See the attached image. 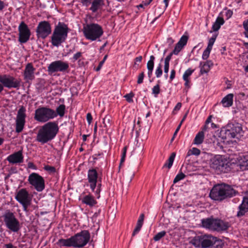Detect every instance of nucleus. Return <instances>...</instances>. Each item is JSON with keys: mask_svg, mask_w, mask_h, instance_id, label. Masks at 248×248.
I'll return each mask as SVG.
<instances>
[{"mask_svg": "<svg viewBox=\"0 0 248 248\" xmlns=\"http://www.w3.org/2000/svg\"><path fill=\"white\" fill-rule=\"evenodd\" d=\"M91 238L90 233L88 230H83L68 239H60L57 244L60 247L81 248L85 246Z\"/></svg>", "mask_w": 248, "mask_h": 248, "instance_id": "f257e3e1", "label": "nucleus"}, {"mask_svg": "<svg viewBox=\"0 0 248 248\" xmlns=\"http://www.w3.org/2000/svg\"><path fill=\"white\" fill-rule=\"evenodd\" d=\"M59 128L56 122H49L39 129L36 140L42 144L53 140L59 132Z\"/></svg>", "mask_w": 248, "mask_h": 248, "instance_id": "f03ea898", "label": "nucleus"}, {"mask_svg": "<svg viewBox=\"0 0 248 248\" xmlns=\"http://www.w3.org/2000/svg\"><path fill=\"white\" fill-rule=\"evenodd\" d=\"M232 188L225 184H217L214 186L209 193V197L214 201H222L228 197H231Z\"/></svg>", "mask_w": 248, "mask_h": 248, "instance_id": "7ed1b4c3", "label": "nucleus"}, {"mask_svg": "<svg viewBox=\"0 0 248 248\" xmlns=\"http://www.w3.org/2000/svg\"><path fill=\"white\" fill-rule=\"evenodd\" d=\"M69 28L63 22H59L55 26L51 36V44L53 46H59L66 40Z\"/></svg>", "mask_w": 248, "mask_h": 248, "instance_id": "20e7f679", "label": "nucleus"}, {"mask_svg": "<svg viewBox=\"0 0 248 248\" xmlns=\"http://www.w3.org/2000/svg\"><path fill=\"white\" fill-rule=\"evenodd\" d=\"M232 163L229 159L221 155H216L210 160V167L217 173H227L231 170Z\"/></svg>", "mask_w": 248, "mask_h": 248, "instance_id": "39448f33", "label": "nucleus"}, {"mask_svg": "<svg viewBox=\"0 0 248 248\" xmlns=\"http://www.w3.org/2000/svg\"><path fill=\"white\" fill-rule=\"evenodd\" d=\"M202 226L212 231L222 232L226 230L229 225L227 222L213 216L201 220Z\"/></svg>", "mask_w": 248, "mask_h": 248, "instance_id": "423d86ee", "label": "nucleus"}, {"mask_svg": "<svg viewBox=\"0 0 248 248\" xmlns=\"http://www.w3.org/2000/svg\"><path fill=\"white\" fill-rule=\"evenodd\" d=\"M83 32L85 38L92 41L99 39L104 33L102 27L96 23L87 24L84 26Z\"/></svg>", "mask_w": 248, "mask_h": 248, "instance_id": "0eeeda50", "label": "nucleus"}, {"mask_svg": "<svg viewBox=\"0 0 248 248\" xmlns=\"http://www.w3.org/2000/svg\"><path fill=\"white\" fill-rule=\"evenodd\" d=\"M55 117V111L49 108L40 107L35 110L34 118L39 122L46 123Z\"/></svg>", "mask_w": 248, "mask_h": 248, "instance_id": "6e6552de", "label": "nucleus"}, {"mask_svg": "<svg viewBox=\"0 0 248 248\" xmlns=\"http://www.w3.org/2000/svg\"><path fill=\"white\" fill-rule=\"evenodd\" d=\"M2 217L7 229L13 232H17L19 230L20 223L14 213L10 210H7Z\"/></svg>", "mask_w": 248, "mask_h": 248, "instance_id": "1a4fd4ad", "label": "nucleus"}, {"mask_svg": "<svg viewBox=\"0 0 248 248\" xmlns=\"http://www.w3.org/2000/svg\"><path fill=\"white\" fill-rule=\"evenodd\" d=\"M20 83V79H16L7 75H0V93L3 90L4 87L8 89L13 88L18 89Z\"/></svg>", "mask_w": 248, "mask_h": 248, "instance_id": "9d476101", "label": "nucleus"}, {"mask_svg": "<svg viewBox=\"0 0 248 248\" xmlns=\"http://www.w3.org/2000/svg\"><path fill=\"white\" fill-rule=\"evenodd\" d=\"M29 183L38 192H42L45 188L44 178L38 173L32 172L28 177Z\"/></svg>", "mask_w": 248, "mask_h": 248, "instance_id": "9b49d317", "label": "nucleus"}, {"mask_svg": "<svg viewBox=\"0 0 248 248\" xmlns=\"http://www.w3.org/2000/svg\"><path fill=\"white\" fill-rule=\"evenodd\" d=\"M15 199L22 205L23 210L26 212H28V206L31 204V198L26 189L22 188L20 189L17 192Z\"/></svg>", "mask_w": 248, "mask_h": 248, "instance_id": "f8f14e48", "label": "nucleus"}, {"mask_svg": "<svg viewBox=\"0 0 248 248\" xmlns=\"http://www.w3.org/2000/svg\"><path fill=\"white\" fill-rule=\"evenodd\" d=\"M69 68V64L67 62L57 60L49 64L47 67V72L49 74H52L58 72L64 73L67 71Z\"/></svg>", "mask_w": 248, "mask_h": 248, "instance_id": "ddd939ff", "label": "nucleus"}, {"mask_svg": "<svg viewBox=\"0 0 248 248\" xmlns=\"http://www.w3.org/2000/svg\"><path fill=\"white\" fill-rule=\"evenodd\" d=\"M38 38L45 39L51 32V27L48 21H42L39 23L36 29Z\"/></svg>", "mask_w": 248, "mask_h": 248, "instance_id": "4468645a", "label": "nucleus"}, {"mask_svg": "<svg viewBox=\"0 0 248 248\" xmlns=\"http://www.w3.org/2000/svg\"><path fill=\"white\" fill-rule=\"evenodd\" d=\"M233 164L235 167H239L242 170H248V154L238 153L237 155L233 154Z\"/></svg>", "mask_w": 248, "mask_h": 248, "instance_id": "2eb2a0df", "label": "nucleus"}, {"mask_svg": "<svg viewBox=\"0 0 248 248\" xmlns=\"http://www.w3.org/2000/svg\"><path fill=\"white\" fill-rule=\"evenodd\" d=\"M26 108L22 106L17 111L16 120V131L19 133L22 131L25 124Z\"/></svg>", "mask_w": 248, "mask_h": 248, "instance_id": "dca6fc26", "label": "nucleus"}, {"mask_svg": "<svg viewBox=\"0 0 248 248\" xmlns=\"http://www.w3.org/2000/svg\"><path fill=\"white\" fill-rule=\"evenodd\" d=\"M18 30V41L21 44L26 43L29 41L31 35L30 30L24 21L20 23Z\"/></svg>", "mask_w": 248, "mask_h": 248, "instance_id": "f3484780", "label": "nucleus"}, {"mask_svg": "<svg viewBox=\"0 0 248 248\" xmlns=\"http://www.w3.org/2000/svg\"><path fill=\"white\" fill-rule=\"evenodd\" d=\"M23 155L21 150L9 155L7 157V161L12 164H19L23 162Z\"/></svg>", "mask_w": 248, "mask_h": 248, "instance_id": "a211bd4d", "label": "nucleus"}, {"mask_svg": "<svg viewBox=\"0 0 248 248\" xmlns=\"http://www.w3.org/2000/svg\"><path fill=\"white\" fill-rule=\"evenodd\" d=\"M35 69L33 67L32 63H28L25 66L24 72V79L29 81L32 80L35 77L34 75Z\"/></svg>", "mask_w": 248, "mask_h": 248, "instance_id": "6ab92c4d", "label": "nucleus"}, {"mask_svg": "<svg viewBox=\"0 0 248 248\" xmlns=\"http://www.w3.org/2000/svg\"><path fill=\"white\" fill-rule=\"evenodd\" d=\"M188 39V36L183 35L178 43L175 45L174 48L172 51L174 55H178L182 48L186 45Z\"/></svg>", "mask_w": 248, "mask_h": 248, "instance_id": "aec40b11", "label": "nucleus"}, {"mask_svg": "<svg viewBox=\"0 0 248 248\" xmlns=\"http://www.w3.org/2000/svg\"><path fill=\"white\" fill-rule=\"evenodd\" d=\"M214 239V236H213L211 235L205 234L202 235V248H211L213 245V241Z\"/></svg>", "mask_w": 248, "mask_h": 248, "instance_id": "412c9836", "label": "nucleus"}, {"mask_svg": "<svg viewBox=\"0 0 248 248\" xmlns=\"http://www.w3.org/2000/svg\"><path fill=\"white\" fill-rule=\"evenodd\" d=\"M82 203L88 205L90 207L95 206L97 202L94 197L91 194L85 195L81 200Z\"/></svg>", "mask_w": 248, "mask_h": 248, "instance_id": "4be33fe9", "label": "nucleus"}, {"mask_svg": "<svg viewBox=\"0 0 248 248\" xmlns=\"http://www.w3.org/2000/svg\"><path fill=\"white\" fill-rule=\"evenodd\" d=\"M213 65V63L212 61L210 60L204 62H201L200 63L201 75L208 73Z\"/></svg>", "mask_w": 248, "mask_h": 248, "instance_id": "5701e85b", "label": "nucleus"}, {"mask_svg": "<svg viewBox=\"0 0 248 248\" xmlns=\"http://www.w3.org/2000/svg\"><path fill=\"white\" fill-rule=\"evenodd\" d=\"M244 134L242 125L238 123L233 124V138L239 140L243 137Z\"/></svg>", "mask_w": 248, "mask_h": 248, "instance_id": "b1692460", "label": "nucleus"}, {"mask_svg": "<svg viewBox=\"0 0 248 248\" xmlns=\"http://www.w3.org/2000/svg\"><path fill=\"white\" fill-rule=\"evenodd\" d=\"M240 210L238 212L237 216L238 217L243 216L246 212H248V195L243 198V202L239 206Z\"/></svg>", "mask_w": 248, "mask_h": 248, "instance_id": "393cba45", "label": "nucleus"}, {"mask_svg": "<svg viewBox=\"0 0 248 248\" xmlns=\"http://www.w3.org/2000/svg\"><path fill=\"white\" fill-rule=\"evenodd\" d=\"M98 179V173L95 169H91L88 170V182H97Z\"/></svg>", "mask_w": 248, "mask_h": 248, "instance_id": "a878e982", "label": "nucleus"}, {"mask_svg": "<svg viewBox=\"0 0 248 248\" xmlns=\"http://www.w3.org/2000/svg\"><path fill=\"white\" fill-rule=\"evenodd\" d=\"M104 5V0H93L89 10L93 13H96L100 7Z\"/></svg>", "mask_w": 248, "mask_h": 248, "instance_id": "bb28decb", "label": "nucleus"}, {"mask_svg": "<svg viewBox=\"0 0 248 248\" xmlns=\"http://www.w3.org/2000/svg\"><path fill=\"white\" fill-rule=\"evenodd\" d=\"M221 103L224 107H229L232 105V93H229L225 96Z\"/></svg>", "mask_w": 248, "mask_h": 248, "instance_id": "cd10ccee", "label": "nucleus"}, {"mask_svg": "<svg viewBox=\"0 0 248 248\" xmlns=\"http://www.w3.org/2000/svg\"><path fill=\"white\" fill-rule=\"evenodd\" d=\"M224 23V20L223 17L218 16L217 17L215 22L212 26V30L213 31H217L220 28L221 25H223Z\"/></svg>", "mask_w": 248, "mask_h": 248, "instance_id": "c85d7f7f", "label": "nucleus"}, {"mask_svg": "<svg viewBox=\"0 0 248 248\" xmlns=\"http://www.w3.org/2000/svg\"><path fill=\"white\" fill-rule=\"evenodd\" d=\"M204 134L203 131H200L196 135L194 140V143L196 145H200L202 144L204 140Z\"/></svg>", "mask_w": 248, "mask_h": 248, "instance_id": "c756f323", "label": "nucleus"}, {"mask_svg": "<svg viewBox=\"0 0 248 248\" xmlns=\"http://www.w3.org/2000/svg\"><path fill=\"white\" fill-rule=\"evenodd\" d=\"M202 235L196 236L190 241V243L196 248L202 247Z\"/></svg>", "mask_w": 248, "mask_h": 248, "instance_id": "7c9ffc66", "label": "nucleus"}, {"mask_svg": "<svg viewBox=\"0 0 248 248\" xmlns=\"http://www.w3.org/2000/svg\"><path fill=\"white\" fill-rule=\"evenodd\" d=\"M175 155H176L175 153H174V152L172 153L171 154L170 156L169 157L168 160L164 164V165L163 166V168L167 167L169 169H170L173 164V162L174 161Z\"/></svg>", "mask_w": 248, "mask_h": 248, "instance_id": "2f4dec72", "label": "nucleus"}, {"mask_svg": "<svg viewBox=\"0 0 248 248\" xmlns=\"http://www.w3.org/2000/svg\"><path fill=\"white\" fill-rule=\"evenodd\" d=\"M65 106L63 104L59 105L55 111V114L56 117L57 115H59L60 117H63L65 113Z\"/></svg>", "mask_w": 248, "mask_h": 248, "instance_id": "473e14b6", "label": "nucleus"}, {"mask_svg": "<svg viewBox=\"0 0 248 248\" xmlns=\"http://www.w3.org/2000/svg\"><path fill=\"white\" fill-rule=\"evenodd\" d=\"M214 238L211 248H222L223 245L222 240L216 237H214Z\"/></svg>", "mask_w": 248, "mask_h": 248, "instance_id": "72a5a7b5", "label": "nucleus"}, {"mask_svg": "<svg viewBox=\"0 0 248 248\" xmlns=\"http://www.w3.org/2000/svg\"><path fill=\"white\" fill-rule=\"evenodd\" d=\"M201 154V151L200 149L197 148H192L191 149L188 150L187 153L186 157L192 155H199Z\"/></svg>", "mask_w": 248, "mask_h": 248, "instance_id": "f704fd0d", "label": "nucleus"}, {"mask_svg": "<svg viewBox=\"0 0 248 248\" xmlns=\"http://www.w3.org/2000/svg\"><path fill=\"white\" fill-rule=\"evenodd\" d=\"M221 15L222 16V17H225L226 19H228L232 16V11L231 10L224 9V11L222 12Z\"/></svg>", "mask_w": 248, "mask_h": 248, "instance_id": "c9c22d12", "label": "nucleus"}, {"mask_svg": "<svg viewBox=\"0 0 248 248\" xmlns=\"http://www.w3.org/2000/svg\"><path fill=\"white\" fill-rule=\"evenodd\" d=\"M166 232L165 231L159 232L154 236L153 239L155 241H158L162 237H163L166 235Z\"/></svg>", "mask_w": 248, "mask_h": 248, "instance_id": "e433bc0d", "label": "nucleus"}, {"mask_svg": "<svg viewBox=\"0 0 248 248\" xmlns=\"http://www.w3.org/2000/svg\"><path fill=\"white\" fill-rule=\"evenodd\" d=\"M186 177V175L183 173L182 172H181L179 173L177 175L175 176V178L173 180V183L175 184L179 182V181L183 180Z\"/></svg>", "mask_w": 248, "mask_h": 248, "instance_id": "4c0bfd02", "label": "nucleus"}, {"mask_svg": "<svg viewBox=\"0 0 248 248\" xmlns=\"http://www.w3.org/2000/svg\"><path fill=\"white\" fill-rule=\"evenodd\" d=\"M101 178H99V181H100L99 183L97 182V186H96V189L95 191V195L96 196L97 198L99 199L100 198V193L101 191Z\"/></svg>", "mask_w": 248, "mask_h": 248, "instance_id": "58836bf2", "label": "nucleus"}, {"mask_svg": "<svg viewBox=\"0 0 248 248\" xmlns=\"http://www.w3.org/2000/svg\"><path fill=\"white\" fill-rule=\"evenodd\" d=\"M110 121L111 118L110 116L108 115H106L105 118L103 119V124H104V126L105 128H107L109 125H110Z\"/></svg>", "mask_w": 248, "mask_h": 248, "instance_id": "ea45409f", "label": "nucleus"}, {"mask_svg": "<svg viewBox=\"0 0 248 248\" xmlns=\"http://www.w3.org/2000/svg\"><path fill=\"white\" fill-rule=\"evenodd\" d=\"M194 70L191 69L190 68L186 70L183 76V78L184 80H186V79H189L188 77L192 75V74L194 72Z\"/></svg>", "mask_w": 248, "mask_h": 248, "instance_id": "a19ab883", "label": "nucleus"}, {"mask_svg": "<svg viewBox=\"0 0 248 248\" xmlns=\"http://www.w3.org/2000/svg\"><path fill=\"white\" fill-rule=\"evenodd\" d=\"M127 149V146L124 147L123 149V153L122 155V157H121V161H120V167H121V166L122 165V164L124 162V161L125 160Z\"/></svg>", "mask_w": 248, "mask_h": 248, "instance_id": "79ce46f5", "label": "nucleus"}, {"mask_svg": "<svg viewBox=\"0 0 248 248\" xmlns=\"http://www.w3.org/2000/svg\"><path fill=\"white\" fill-rule=\"evenodd\" d=\"M134 93H133L132 92H131L129 93L126 94L124 96V97L126 99V100L128 102L131 103V102H133V100L132 98L134 97Z\"/></svg>", "mask_w": 248, "mask_h": 248, "instance_id": "37998d69", "label": "nucleus"}, {"mask_svg": "<svg viewBox=\"0 0 248 248\" xmlns=\"http://www.w3.org/2000/svg\"><path fill=\"white\" fill-rule=\"evenodd\" d=\"M156 77L157 78H160L162 75V66L161 64H159L155 72Z\"/></svg>", "mask_w": 248, "mask_h": 248, "instance_id": "c03bdc74", "label": "nucleus"}, {"mask_svg": "<svg viewBox=\"0 0 248 248\" xmlns=\"http://www.w3.org/2000/svg\"><path fill=\"white\" fill-rule=\"evenodd\" d=\"M243 25L245 29L244 33L245 36L248 38V19L244 21Z\"/></svg>", "mask_w": 248, "mask_h": 248, "instance_id": "a18cd8bd", "label": "nucleus"}, {"mask_svg": "<svg viewBox=\"0 0 248 248\" xmlns=\"http://www.w3.org/2000/svg\"><path fill=\"white\" fill-rule=\"evenodd\" d=\"M142 226V224H141L140 223H140H137L136 228L134 230V231L132 233V236H135L136 234H137L140 231Z\"/></svg>", "mask_w": 248, "mask_h": 248, "instance_id": "49530a36", "label": "nucleus"}, {"mask_svg": "<svg viewBox=\"0 0 248 248\" xmlns=\"http://www.w3.org/2000/svg\"><path fill=\"white\" fill-rule=\"evenodd\" d=\"M44 169L49 173H55L56 171V168L54 167L49 165L45 166Z\"/></svg>", "mask_w": 248, "mask_h": 248, "instance_id": "de8ad7c7", "label": "nucleus"}, {"mask_svg": "<svg viewBox=\"0 0 248 248\" xmlns=\"http://www.w3.org/2000/svg\"><path fill=\"white\" fill-rule=\"evenodd\" d=\"M160 87L158 84L155 86L152 89V93L155 95L156 96V95L159 93H160Z\"/></svg>", "mask_w": 248, "mask_h": 248, "instance_id": "09e8293b", "label": "nucleus"}, {"mask_svg": "<svg viewBox=\"0 0 248 248\" xmlns=\"http://www.w3.org/2000/svg\"><path fill=\"white\" fill-rule=\"evenodd\" d=\"M79 1L82 4V6L88 7L92 4L93 0H79Z\"/></svg>", "mask_w": 248, "mask_h": 248, "instance_id": "8fccbe9b", "label": "nucleus"}, {"mask_svg": "<svg viewBox=\"0 0 248 248\" xmlns=\"http://www.w3.org/2000/svg\"><path fill=\"white\" fill-rule=\"evenodd\" d=\"M144 78V72H142L140 73L138 76V78L137 80V83L138 84H140L143 83V79Z\"/></svg>", "mask_w": 248, "mask_h": 248, "instance_id": "3c124183", "label": "nucleus"}, {"mask_svg": "<svg viewBox=\"0 0 248 248\" xmlns=\"http://www.w3.org/2000/svg\"><path fill=\"white\" fill-rule=\"evenodd\" d=\"M82 56V53L80 52H78L75 54L72 58V61L75 62L77 61L79 58Z\"/></svg>", "mask_w": 248, "mask_h": 248, "instance_id": "603ef678", "label": "nucleus"}, {"mask_svg": "<svg viewBox=\"0 0 248 248\" xmlns=\"http://www.w3.org/2000/svg\"><path fill=\"white\" fill-rule=\"evenodd\" d=\"M107 57H108V55H106L104 56V58H103V60H102V61H101L99 62V64H98V66L97 67V68H96V69H95V70H96V71H99L101 69V67H102V66L103 64H104V62H105V61L106 60V59H107Z\"/></svg>", "mask_w": 248, "mask_h": 248, "instance_id": "864d4df0", "label": "nucleus"}, {"mask_svg": "<svg viewBox=\"0 0 248 248\" xmlns=\"http://www.w3.org/2000/svg\"><path fill=\"white\" fill-rule=\"evenodd\" d=\"M154 67V62H151V61H148L147 64V67L148 71L153 70Z\"/></svg>", "mask_w": 248, "mask_h": 248, "instance_id": "5fc2aeb1", "label": "nucleus"}, {"mask_svg": "<svg viewBox=\"0 0 248 248\" xmlns=\"http://www.w3.org/2000/svg\"><path fill=\"white\" fill-rule=\"evenodd\" d=\"M97 182H89L90 183V186L92 191L95 193V189L96 187Z\"/></svg>", "mask_w": 248, "mask_h": 248, "instance_id": "6e6d98bb", "label": "nucleus"}, {"mask_svg": "<svg viewBox=\"0 0 248 248\" xmlns=\"http://www.w3.org/2000/svg\"><path fill=\"white\" fill-rule=\"evenodd\" d=\"M173 54H174V53L172 51L170 53L165 59L164 63L170 64V61Z\"/></svg>", "mask_w": 248, "mask_h": 248, "instance_id": "4d7b16f0", "label": "nucleus"}, {"mask_svg": "<svg viewBox=\"0 0 248 248\" xmlns=\"http://www.w3.org/2000/svg\"><path fill=\"white\" fill-rule=\"evenodd\" d=\"M210 52L209 51H207V50H206L205 49L203 52L202 55V58L203 60H207L209 56Z\"/></svg>", "mask_w": 248, "mask_h": 248, "instance_id": "13d9d810", "label": "nucleus"}, {"mask_svg": "<svg viewBox=\"0 0 248 248\" xmlns=\"http://www.w3.org/2000/svg\"><path fill=\"white\" fill-rule=\"evenodd\" d=\"M144 215L143 214H141L139 219H138V220L137 221V223H140L141 224H143V221H144Z\"/></svg>", "mask_w": 248, "mask_h": 248, "instance_id": "bf43d9fd", "label": "nucleus"}, {"mask_svg": "<svg viewBox=\"0 0 248 248\" xmlns=\"http://www.w3.org/2000/svg\"><path fill=\"white\" fill-rule=\"evenodd\" d=\"M175 73H176V72L174 69H172L171 70L170 75V81H171L175 78Z\"/></svg>", "mask_w": 248, "mask_h": 248, "instance_id": "052dcab7", "label": "nucleus"}, {"mask_svg": "<svg viewBox=\"0 0 248 248\" xmlns=\"http://www.w3.org/2000/svg\"><path fill=\"white\" fill-rule=\"evenodd\" d=\"M87 120L89 124H90L92 121L93 118L90 113H88L86 116Z\"/></svg>", "mask_w": 248, "mask_h": 248, "instance_id": "680f3d73", "label": "nucleus"}, {"mask_svg": "<svg viewBox=\"0 0 248 248\" xmlns=\"http://www.w3.org/2000/svg\"><path fill=\"white\" fill-rule=\"evenodd\" d=\"M170 64L164 63V73L165 74H168L169 70Z\"/></svg>", "mask_w": 248, "mask_h": 248, "instance_id": "e2e57ef3", "label": "nucleus"}, {"mask_svg": "<svg viewBox=\"0 0 248 248\" xmlns=\"http://www.w3.org/2000/svg\"><path fill=\"white\" fill-rule=\"evenodd\" d=\"M142 59V57L141 56L136 57L134 60H135V64H136L137 62H141Z\"/></svg>", "mask_w": 248, "mask_h": 248, "instance_id": "0e129e2a", "label": "nucleus"}, {"mask_svg": "<svg viewBox=\"0 0 248 248\" xmlns=\"http://www.w3.org/2000/svg\"><path fill=\"white\" fill-rule=\"evenodd\" d=\"M4 247L5 248H16V247L14 246L12 243L5 244Z\"/></svg>", "mask_w": 248, "mask_h": 248, "instance_id": "69168bd1", "label": "nucleus"}, {"mask_svg": "<svg viewBox=\"0 0 248 248\" xmlns=\"http://www.w3.org/2000/svg\"><path fill=\"white\" fill-rule=\"evenodd\" d=\"M103 155V153H98V154H94L93 156V159L94 160H96L98 159V156H101Z\"/></svg>", "mask_w": 248, "mask_h": 248, "instance_id": "338daca9", "label": "nucleus"}, {"mask_svg": "<svg viewBox=\"0 0 248 248\" xmlns=\"http://www.w3.org/2000/svg\"><path fill=\"white\" fill-rule=\"evenodd\" d=\"M182 106V104L181 103H178L175 106L174 110H179Z\"/></svg>", "mask_w": 248, "mask_h": 248, "instance_id": "774afa93", "label": "nucleus"}]
</instances>
